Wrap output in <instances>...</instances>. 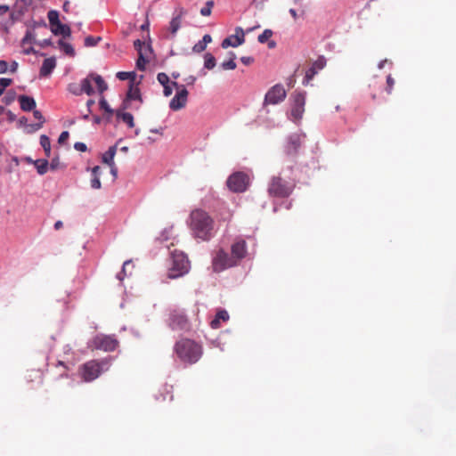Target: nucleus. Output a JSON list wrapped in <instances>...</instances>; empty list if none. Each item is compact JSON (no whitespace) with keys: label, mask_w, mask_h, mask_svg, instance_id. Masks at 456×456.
I'll return each mask as SVG.
<instances>
[{"label":"nucleus","mask_w":456,"mask_h":456,"mask_svg":"<svg viewBox=\"0 0 456 456\" xmlns=\"http://www.w3.org/2000/svg\"><path fill=\"white\" fill-rule=\"evenodd\" d=\"M190 228L192 235L199 240L208 241L215 235V222L208 212L195 209L190 215Z\"/></svg>","instance_id":"obj_1"},{"label":"nucleus","mask_w":456,"mask_h":456,"mask_svg":"<svg viewBox=\"0 0 456 456\" xmlns=\"http://www.w3.org/2000/svg\"><path fill=\"white\" fill-rule=\"evenodd\" d=\"M173 352L180 362L192 365L201 359L203 346L194 339L182 338L175 343Z\"/></svg>","instance_id":"obj_2"},{"label":"nucleus","mask_w":456,"mask_h":456,"mask_svg":"<svg viewBox=\"0 0 456 456\" xmlns=\"http://www.w3.org/2000/svg\"><path fill=\"white\" fill-rule=\"evenodd\" d=\"M110 368L109 359L91 360L82 364L78 372L85 382H92Z\"/></svg>","instance_id":"obj_3"},{"label":"nucleus","mask_w":456,"mask_h":456,"mask_svg":"<svg viewBox=\"0 0 456 456\" xmlns=\"http://www.w3.org/2000/svg\"><path fill=\"white\" fill-rule=\"evenodd\" d=\"M190 262L186 255L182 252H175L172 255V266L168 271L167 276L170 279L178 278L189 272Z\"/></svg>","instance_id":"obj_4"},{"label":"nucleus","mask_w":456,"mask_h":456,"mask_svg":"<svg viewBox=\"0 0 456 456\" xmlns=\"http://www.w3.org/2000/svg\"><path fill=\"white\" fill-rule=\"evenodd\" d=\"M118 346V341L115 336L98 334L89 342L88 346L92 350H102L104 352H112Z\"/></svg>","instance_id":"obj_5"},{"label":"nucleus","mask_w":456,"mask_h":456,"mask_svg":"<svg viewBox=\"0 0 456 456\" xmlns=\"http://www.w3.org/2000/svg\"><path fill=\"white\" fill-rule=\"evenodd\" d=\"M168 327L173 330L187 331L190 330V322L185 313L181 309H173L167 321Z\"/></svg>","instance_id":"obj_6"},{"label":"nucleus","mask_w":456,"mask_h":456,"mask_svg":"<svg viewBox=\"0 0 456 456\" xmlns=\"http://www.w3.org/2000/svg\"><path fill=\"white\" fill-rule=\"evenodd\" d=\"M185 14L186 11L183 8H178L175 11L168 26L165 28L164 37L166 39L171 40L175 37L177 31L182 27L183 18Z\"/></svg>","instance_id":"obj_7"},{"label":"nucleus","mask_w":456,"mask_h":456,"mask_svg":"<svg viewBox=\"0 0 456 456\" xmlns=\"http://www.w3.org/2000/svg\"><path fill=\"white\" fill-rule=\"evenodd\" d=\"M249 185L247 173H232L227 179V186L233 192H243Z\"/></svg>","instance_id":"obj_8"},{"label":"nucleus","mask_w":456,"mask_h":456,"mask_svg":"<svg viewBox=\"0 0 456 456\" xmlns=\"http://www.w3.org/2000/svg\"><path fill=\"white\" fill-rule=\"evenodd\" d=\"M172 85L177 89V92L171 99L169 108L177 111L186 106L189 93L183 85H178L176 82H172Z\"/></svg>","instance_id":"obj_9"},{"label":"nucleus","mask_w":456,"mask_h":456,"mask_svg":"<svg viewBox=\"0 0 456 456\" xmlns=\"http://www.w3.org/2000/svg\"><path fill=\"white\" fill-rule=\"evenodd\" d=\"M235 262L232 259L231 256L226 251L220 248L212 261L213 270L216 273L222 272L226 268L235 266Z\"/></svg>","instance_id":"obj_10"},{"label":"nucleus","mask_w":456,"mask_h":456,"mask_svg":"<svg viewBox=\"0 0 456 456\" xmlns=\"http://www.w3.org/2000/svg\"><path fill=\"white\" fill-rule=\"evenodd\" d=\"M291 186L280 177H273L270 186L269 193L277 197H287L291 192Z\"/></svg>","instance_id":"obj_11"},{"label":"nucleus","mask_w":456,"mask_h":456,"mask_svg":"<svg viewBox=\"0 0 456 456\" xmlns=\"http://www.w3.org/2000/svg\"><path fill=\"white\" fill-rule=\"evenodd\" d=\"M286 91L283 86L278 84L271 87L265 94V104H277L286 98Z\"/></svg>","instance_id":"obj_12"},{"label":"nucleus","mask_w":456,"mask_h":456,"mask_svg":"<svg viewBox=\"0 0 456 456\" xmlns=\"http://www.w3.org/2000/svg\"><path fill=\"white\" fill-rule=\"evenodd\" d=\"M305 93H296L293 95V104L291 108V116L294 121L302 118L305 111Z\"/></svg>","instance_id":"obj_13"},{"label":"nucleus","mask_w":456,"mask_h":456,"mask_svg":"<svg viewBox=\"0 0 456 456\" xmlns=\"http://www.w3.org/2000/svg\"><path fill=\"white\" fill-rule=\"evenodd\" d=\"M247 255V243L242 239H237L231 247V257L237 265Z\"/></svg>","instance_id":"obj_14"},{"label":"nucleus","mask_w":456,"mask_h":456,"mask_svg":"<svg viewBox=\"0 0 456 456\" xmlns=\"http://www.w3.org/2000/svg\"><path fill=\"white\" fill-rule=\"evenodd\" d=\"M236 32H240V35H235V36H231V37H228L226 38H224L221 44L222 47L223 48H227L229 46H232V47H237L239 45H240L241 44L244 43L245 41V37H244V33H243V30L242 28H238L236 29Z\"/></svg>","instance_id":"obj_15"},{"label":"nucleus","mask_w":456,"mask_h":456,"mask_svg":"<svg viewBox=\"0 0 456 456\" xmlns=\"http://www.w3.org/2000/svg\"><path fill=\"white\" fill-rule=\"evenodd\" d=\"M12 24V13L7 5H0V29L6 30Z\"/></svg>","instance_id":"obj_16"},{"label":"nucleus","mask_w":456,"mask_h":456,"mask_svg":"<svg viewBox=\"0 0 456 456\" xmlns=\"http://www.w3.org/2000/svg\"><path fill=\"white\" fill-rule=\"evenodd\" d=\"M301 146V136L299 134H294L290 135L288 139L286 145V153L288 155H294L297 152L298 149Z\"/></svg>","instance_id":"obj_17"},{"label":"nucleus","mask_w":456,"mask_h":456,"mask_svg":"<svg viewBox=\"0 0 456 456\" xmlns=\"http://www.w3.org/2000/svg\"><path fill=\"white\" fill-rule=\"evenodd\" d=\"M56 67V60L53 57L46 58L40 69V77H48Z\"/></svg>","instance_id":"obj_18"},{"label":"nucleus","mask_w":456,"mask_h":456,"mask_svg":"<svg viewBox=\"0 0 456 456\" xmlns=\"http://www.w3.org/2000/svg\"><path fill=\"white\" fill-rule=\"evenodd\" d=\"M18 100L20 104V109L24 111H30L36 108V101L32 97L20 95Z\"/></svg>","instance_id":"obj_19"},{"label":"nucleus","mask_w":456,"mask_h":456,"mask_svg":"<svg viewBox=\"0 0 456 456\" xmlns=\"http://www.w3.org/2000/svg\"><path fill=\"white\" fill-rule=\"evenodd\" d=\"M116 154V146H111L109 148V150L107 151H105L102 155V161L105 164L108 165V167L111 169V171H115L114 170V162H113V159H114V156Z\"/></svg>","instance_id":"obj_20"},{"label":"nucleus","mask_w":456,"mask_h":456,"mask_svg":"<svg viewBox=\"0 0 456 456\" xmlns=\"http://www.w3.org/2000/svg\"><path fill=\"white\" fill-rule=\"evenodd\" d=\"M51 31L56 36H62L63 37H69L71 34L69 26L62 24L61 22L54 25L51 28Z\"/></svg>","instance_id":"obj_21"},{"label":"nucleus","mask_w":456,"mask_h":456,"mask_svg":"<svg viewBox=\"0 0 456 456\" xmlns=\"http://www.w3.org/2000/svg\"><path fill=\"white\" fill-rule=\"evenodd\" d=\"M229 320V314L225 310H219L215 319H213L210 322V326L212 329H217L220 327L221 321L226 322Z\"/></svg>","instance_id":"obj_22"},{"label":"nucleus","mask_w":456,"mask_h":456,"mask_svg":"<svg viewBox=\"0 0 456 456\" xmlns=\"http://www.w3.org/2000/svg\"><path fill=\"white\" fill-rule=\"evenodd\" d=\"M116 116L118 118L125 122L128 126V127L133 128L134 126V117L131 113L123 112L118 110L116 111Z\"/></svg>","instance_id":"obj_23"},{"label":"nucleus","mask_w":456,"mask_h":456,"mask_svg":"<svg viewBox=\"0 0 456 456\" xmlns=\"http://www.w3.org/2000/svg\"><path fill=\"white\" fill-rule=\"evenodd\" d=\"M92 81L93 78L91 77V74L87 77L81 80L80 86L83 94L85 93L87 95L94 94V91L92 86Z\"/></svg>","instance_id":"obj_24"},{"label":"nucleus","mask_w":456,"mask_h":456,"mask_svg":"<svg viewBox=\"0 0 456 456\" xmlns=\"http://www.w3.org/2000/svg\"><path fill=\"white\" fill-rule=\"evenodd\" d=\"M26 379L28 382L37 380L38 383L43 382V374L39 370H31L28 371Z\"/></svg>","instance_id":"obj_25"},{"label":"nucleus","mask_w":456,"mask_h":456,"mask_svg":"<svg viewBox=\"0 0 456 456\" xmlns=\"http://www.w3.org/2000/svg\"><path fill=\"white\" fill-rule=\"evenodd\" d=\"M91 77L95 82L98 91L101 94L107 90L108 86L100 75L91 74Z\"/></svg>","instance_id":"obj_26"},{"label":"nucleus","mask_w":456,"mask_h":456,"mask_svg":"<svg viewBox=\"0 0 456 456\" xmlns=\"http://www.w3.org/2000/svg\"><path fill=\"white\" fill-rule=\"evenodd\" d=\"M58 45L61 50H62L67 55L71 57L75 55V50L70 44L61 39L59 40Z\"/></svg>","instance_id":"obj_27"},{"label":"nucleus","mask_w":456,"mask_h":456,"mask_svg":"<svg viewBox=\"0 0 456 456\" xmlns=\"http://www.w3.org/2000/svg\"><path fill=\"white\" fill-rule=\"evenodd\" d=\"M99 105H100V108L106 112V114H107L106 118L108 121H110V119L114 112L113 110L110 107L107 101L103 97L100 100Z\"/></svg>","instance_id":"obj_28"},{"label":"nucleus","mask_w":456,"mask_h":456,"mask_svg":"<svg viewBox=\"0 0 456 456\" xmlns=\"http://www.w3.org/2000/svg\"><path fill=\"white\" fill-rule=\"evenodd\" d=\"M230 55H231V58L229 61H224L222 64H221V67L223 69H236V63L234 61L235 58H236V55L234 53L231 52L230 53Z\"/></svg>","instance_id":"obj_29"},{"label":"nucleus","mask_w":456,"mask_h":456,"mask_svg":"<svg viewBox=\"0 0 456 456\" xmlns=\"http://www.w3.org/2000/svg\"><path fill=\"white\" fill-rule=\"evenodd\" d=\"M40 144L45 151L46 156H49L51 152V142L49 137L45 134H42L40 136Z\"/></svg>","instance_id":"obj_30"},{"label":"nucleus","mask_w":456,"mask_h":456,"mask_svg":"<svg viewBox=\"0 0 456 456\" xmlns=\"http://www.w3.org/2000/svg\"><path fill=\"white\" fill-rule=\"evenodd\" d=\"M47 17H48V20H49V24H50V28L53 27L54 25L60 23V20H59V12L55 10H51L48 12V14H47Z\"/></svg>","instance_id":"obj_31"},{"label":"nucleus","mask_w":456,"mask_h":456,"mask_svg":"<svg viewBox=\"0 0 456 456\" xmlns=\"http://www.w3.org/2000/svg\"><path fill=\"white\" fill-rule=\"evenodd\" d=\"M126 99L142 101L139 88L131 86L127 92Z\"/></svg>","instance_id":"obj_32"},{"label":"nucleus","mask_w":456,"mask_h":456,"mask_svg":"<svg viewBox=\"0 0 456 456\" xmlns=\"http://www.w3.org/2000/svg\"><path fill=\"white\" fill-rule=\"evenodd\" d=\"M33 43H36V37L32 30H28L26 32L25 37H23V39L21 41V45H22V47H24L25 45H30Z\"/></svg>","instance_id":"obj_33"},{"label":"nucleus","mask_w":456,"mask_h":456,"mask_svg":"<svg viewBox=\"0 0 456 456\" xmlns=\"http://www.w3.org/2000/svg\"><path fill=\"white\" fill-rule=\"evenodd\" d=\"M204 67L208 69H212L216 66V58L209 53L204 56Z\"/></svg>","instance_id":"obj_34"},{"label":"nucleus","mask_w":456,"mask_h":456,"mask_svg":"<svg viewBox=\"0 0 456 456\" xmlns=\"http://www.w3.org/2000/svg\"><path fill=\"white\" fill-rule=\"evenodd\" d=\"M56 368L61 369L59 376L60 378H68L69 367L62 361H59L56 364Z\"/></svg>","instance_id":"obj_35"},{"label":"nucleus","mask_w":456,"mask_h":456,"mask_svg":"<svg viewBox=\"0 0 456 456\" xmlns=\"http://www.w3.org/2000/svg\"><path fill=\"white\" fill-rule=\"evenodd\" d=\"M33 116L36 119L39 121L38 124L35 125V130L40 129L43 126V124L45 123V118L42 113L39 110H33Z\"/></svg>","instance_id":"obj_36"},{"label":"nucleus","mask_w":456,"mask_h":456,"mask_svg":"<svg viewBox=\"0 0 456 456\" xmlns=\"http://www.w3.org/2000/svg\"><path fill=\"white\" fill-rule=\"evenodd\" d=\"M214 6V2L209 0L206 3L205 6L200 9V14L202 16H209Z\"/></svg>","instance_id":"obj_37"},{"label":"nucleus","mask_w":456,"mask_h":456,"mask_svg":"<svg viewBox=\"0 0 456 456\" xmlns=\"http://www.w3.org/2000/svg\"><path fill=\"white\" fill-rule=\"evenodd\" d=\"M101 40L102 38L100 37H94L92 36H88L85 38V45L86 47L95 46Z\"/></svg>","instance_id":"obj_38"},{"label":"nucleus","mask_w":456,"mask_h":456,"mask_svg":"<svg viewBox=\"0 0 456 456\" xmlns=\"http://www.w3.org/2000/svg\"><path fill=\"white\" fill-rule=\"evenodd\" d=\"M68 90L74 95H81L82 90L80 84L71 83L68 86Z\"/></svg>","instance_id":"obj_39"},{"label":"nucleus","mask_w":456,"mask_h":456,"mask_svg":"<svg viewBox=\"0 0 456 456\" xmlns=\"http://www.w3.org/2000/svg\"><path fill=\"white\" fill-rule=\"evenodd\" d=\"M272 36L273 31L271 29H265L263 33L258 36L257 40L259 43L265 44Z\"/></svg>","instance_id":"obj_40"},{"label":"nucleus","mask_w":456,"mask_h":456,"mask_svg":"<svg viewBox=\"0 0 456 456\" xmlns=\"http://www.w3.org/2000/svg\"><path fill=\"white\" fill-rule=\"evenodd\" d=\"M326 65V59L323 56H320L312 65L317 71L322 69Z\"/></svg>","instance_id":"obj_41"},{"label":"nucleus","mask_w":456,"mask_h":456,"mask_svg":"<svg viewBox=\"0 0 456 456\" xmlns=\"http://www.w3.org/2000/svg\"><path fill=\"white\" fill-rule=\"evenodd\" d=\"M317 72L318 71L311 66V68H309L305 73L303 84H308L310 80H312V78L315 76V74H317Z\"/></svg>","instance_id":"obj_42"},{"label":"nucleus","mask_w":456,"mask_h":456,"mask_svg":"<svg viewBox=\"0 0 456 456\" xmlns=\"http://www.w3.org/2000/svg\"><path fill=\"white\" fill-rule=\"evenodd\" d=\"M33 165L37 169V171H45L48 165V161L46 159H37L33 162Z\"/></svg>","instance_id":"obj_43"},{"label":"nucleus","mask_w":456,"mask_h":456,"mask_svg":"<svg viewBox=\"0 0 456 456\" xmlns=\"http://www.w3.org/2000/svg\"><path fill=\"white\" fill-rule=\"evenodd\" d=\"M138 54H139V57L136 61V67L140 70H144L147 60L143 57L142 53H140Z\"/></svg>","instance_id":"obj_44"},{"label":"nucleus","mask_w":456,"mask_h":456,"mask_svg":"<svg viewBox=\"0 0 456 456\" xmlns=\"http://www.w3.org/2000/svg\"><path fill=\"white\" fill-rule=\"evenodd\" d=\"M395 79L392 77L391 75H388L387 77V86H386V92L388 94H391L392 92H393V88H394V86H395Z\"/></svg>","instance_id":"obj_45"},{"label":"nucleus","mask_w":456,"mask_h":456,"mask_svg":"<svg viewBox=\"0 0 456 456\" xmlns=\"http://www.w3.org/2000/svg\"><path fill=\"white\" fill-rule=\"evenodd\" d=\"M98 173H94V176L91 179V187L94 189L101 188V181L100 177L97 175Z\"/></svg>","instance_id":"obj_46"},{"label":"nucleus","mask_w":456,"mask_h":456,"mask_svg":"<svg viewBox=\"0 0 456 456\" xmlns=\"http://www.w3.org/2000/svg\"><path fill=\"white\" fill-rule=\"evenodd\" d=\"M132 264L131 260L125 261L121 272L118 274V280L122 281L126 276V267Z\"/></svg>","instance_id":"obj_47"},{"label":"nucleus","mask_w":456,"mask_h":456,"mask_svg":"<svg viewBox=\"0 0 456 456\" xmlns=\"http://www.w3.org/2000/svg\"><path fill=\"white\" fill-rule=\"evenodd\" d=\"M158 81L162 85L166 86L169 84V77L166 73H159L157 76Z\"/></svg>","instance_id":"obj_48"},{"label":"nucleus","mask_w":456,"mask_h":456,"mask_svg":"<svg viewBox=\"0 0 456 456\" xmlns=\"http://www.w3.org/2000/svg\"><path fill=\"white\" fill-rule=\"evenodd\" d=\"M69 137V133L68 131H63L59 136L58 142L60 144H63L68 141Z\"/></svg>","instance_id":"obj_49"},{"label":"nucleus","mask_w":456,"mask_h":456,"mask_svg":"<svg viewBox=\"0 0 456 456\" xmlns=\"http://www.w3.org/2000/svg\"><path fill=\"white\" fill-rule=\"evenodd\" d=\"M117 77L120 80H127L132 77V73L120 71L117 73Z\"/></svg>","instance_id":"obj_50"},{"label":"nucleus","mask_w":456,"mask_h":456,"mask_svg":"<svg viewBox=\"0 0 456 456\" xmlns=\"http://www.w3.org/2000/svg\"><path fill=\"white\" fill-rule=\"evenodd\" d=\"M207 45H204V43H202L201 41L198 42L194 46H193V52L195 53H201L203 52L205 49H206Z\"/></svg>","instance_id":"obj_51"},{"label":"nucleus","mask_w":456,"mask_h":456,"mask_svg":"<svg viewBox=\"0 0 456 456\" xmlns=\"http://www.w3.org/2000/svg\"><path fill=\"white\" fill-rule=\"evenodd\" d=\"M12 80L11 78L2 77L0 78V87L4 90L12 84Z\"/></svg>","instance_id":"obj_52"},{"label":"nucleus","mask_w":456,"mask_h":456,"mask_svg":"<svg viewBox=\"0 0 456 456\" xmlns=\"http://www.w3.org/2000/svg\"><path fill=\"white\" fill-rule=\"evenodd\" d=\"M172 86H174L172 84H168V85H166V86H163L164 87V90H163V94L165 96H170L173 93V88Z\"/></svg>","instance_id":"obj_53"},{"label":"nucleus","mask_w":456,"mask_h":456,"mask_svg":"<svg viewBox=\"0 0 456 456\" xmlns=\"http://www.w3.org/2000/svg\"><path fill=\"white\" fill-rule=\"evenodd\" d=\"M74 148L78 151H86L87 149L84 142H76Z\"/></svg>","instance_id":"obj_54"},{"label":"nucleus","mask_w":456,"mask_h":456,"mask_svg":"<svg viewBox=\"0 0 456 456\" xmlns=\"http://www.w3.org/2000/svg\"><path fill=\"white\" fill-rule=\"evenodd\" d=\"M143 45H144V43L142 41H141L140 39H137L134 42V46L138 51V53H142V47Z\"/></svg>","instance_id":"obj_55"},{"label":"nucleus","mask_w":456,"mask_h":456,"mask_svg":"<svg viewBox=\"0 0 456 456\" xmlns=\"http://www.w3.org/2000/svg\"><path fill=\"white\" fill-rule=\"evenodd\" d=\"M240 61L244 65H250L253 63L254 59L250 56H243L240 58Z\"/></svg>","instance_id":"obj_56"},{"label":"nucleus","mask_w":456,"mask_h":456,"mask_svg":"<svg viewBox=\"0 0 456 456\" xmlns=\"http://www.w3.org/2000/svg\"><path fill=\"white\" fill-rule=\"evenodd\" d=\"M8 69V63L5 61H0V74L5 73Z\"/></svg>","instance_id":"obj_57"},{"label":"nucleus","mask_w":456,"mask_h":456,"mask_svg":"<svg viewBox=\"0 0 456 456\" xmlns=\"http://www.w3.org/2000/svg\"><path fill=\"white\" fill-rule=\"evenodd\" d=\"M23 53L24 54H30V53H36L35 49L32 46H29L26 48V45L23 47Z\"/></svg>","instance_id":"obj_58"},{"label":"nucleus","mask_w":456,"mask_h":456,"mask_svg":"<svg viewBox=\"0 0 456 456\" xmlns=\"http://www.w3.org/2000/svg\"><path fill=\"white\" fill-rule=\"evenodd\" d=\"M212 41V37L210 35L207 34L203 37L201 42L204 43L205 45H207L208 43Z\"/></svg>","instance_id":"obj_59"},{"label":"nucleus","mask_w":456,"mask_h":456,"mask_svg":"<svg viewBox=\"0 0 456 456\" xmlns=\"http://www.w3.org/2000/svg\"><path fill=\"white\" fill-rule=\"evenodd\" d=\"M52 44L51 40L50 39H45L43 40L42 42L38 43V45L42 47H45V46H47V45H50Z\"/></svg>","instance_id":"obj_60"},{"label":"nucleus","mask_w":456,"mask_h":456,"mask_svg":"<svg viewBox=\"0 0 456 456\" xmlns=\"http://www.w3.org/2000/svg\"><path fill=\"white\" fill-rule=\"evenodd\" d=\"M117 174L118 173H110V179H108L107 182H110V183H114L117 179Z\"/></svg>","instance_id":"obj_61"},{"label":"nucleus","mask_w":456,"mask_h":456,"mask_svg":"<svg viewBox=\"0 0 456 456\" xmlns=\"http://www.w3.org/2000/svg\"><path fill=\"white\" fill-rule=\"evenodd\" d=\"M18 68V63L16 61H13L11 65V72H15Z\"/></svg>","instance_id":"obj_62"},{"label":"nucleus","mask_w":456,"mask_h":456,"mask_svg":"<svg viewBox=\"0 0 456 456\" xmlns=\"http://www.w3.org/2000/svg\"><path fill=\"white\" fill-rule=\"evenodd\" d=\"M62 225H63V224H62V222H61V221H57V222L54 224V228H55L56 230H59V229H61V228L62 227Z\"/></svg>","instance_id":"obj_63"},{"label":"nucleus","mask_w":456,"mask_h":456,"mask_svg":"<svg viewBox=\"0 0 456 456\" xmlns=\"http://www.w3.org/2000/svg\"><path fill=\"white\" fill-rule=\"evenodd\" d=\"M289 13L291 14V16L293 17V19H294V20H297V12H296V10H295V9H290V10H289Z\"/></svg>","instance_id":"obj_64"}]
</instances>
